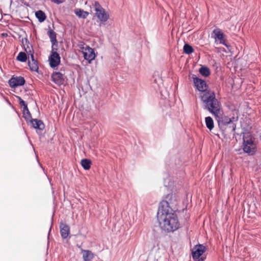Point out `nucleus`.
<instances>
[{
    "mask_svg": "<svg viewBox=\"0 0 261 261\" xmlns=\"http://www.w3.org/2000/svg\"><path fill=\"white\" fill-rule=\"evenodd\" d=\"M157 216L161 228L167 232H174L180 227L177 215L173 213L169 202L166 200L160 203Z\"/></svg>",
    "mask_w": 261,
    "mask_h": 261,
    "instance_id": "nucleus-1",
    "label": "nucleus"
},
{
    "mask_svg": "<svg viewBox=\"0 0 261 261\" xmlns=\"http://www.w3.org/2000/svg\"><path fill=\"white\" fill-rule=\"evenodd\" d=\"M200 98L205 110H207L215 117L221 115L223 112L221 102L216 98L214 91L209 90L201 93Z\"/></svg>",
    "mask_w": 261,
    "mask_h": 261,
    "instance_id": "nucleus-2",
    "label": "nucleus"
},
{
    "mask_svg": "<svg viewBox=\"0 0 261 261\" xmlns=\"http://www.w3.org/2000/svg\"><path fill=\"white\" fill-rule=\"evenodd\" d=\"M215 117L217 120L218 126L220 129L223 132H234L236 129V125L227 116Z\"/></svg>",
    "mask_w": 261,
    "mask_h": 261,
    "instance_id": "nucleus-3",
    "label": "nucleus"
},
{
    "mask_svg": "<svg viewBox=\"0 0 261 261\" xmlns=\"http://www.w3.org/2000/svg\"><path fill=\"white\" fill-rule=\"evenodd\" d=\"M243 150L249 155H253L256 152V145L250 136L243 138Z\"/></svg>",
    "mask_w": 261,
    "mask_h": 261,
    "instance_id": "nucleus-4",
    "label": "nucleus"
},
{
    "mask_svg": "<svg viewBox=\"0 0 261 261\" xmlns=\"http://www.w3.org/2000/svg\"><path fill=\"white\" fill-rule=\"evenodd\" d=\"M206 251V247L203 245H197L192 250V257L196 261H203L205 257L200 256Z\"/></svg>",
    "mask_w": 261,
    "mask_h": 261,
    "instance_id": "nucleus-5",
    "label": "nucleus"
},
{
    "mask_svg": "<svg viewBox=\"0 0 261 261\" xmlns=\"http://www.w3.org/2000/svg\"><path fill=\"white\" fill-rule=\"evenodd\" d=\"M191 77L193 79L194 86L198 91L201 93L208 91L207 90V85L205 81L197 77L194 74H192Z\"/></svg>",
    "mask_w": 261,
    "mask_h": 261,
    "instance_id": "nucleus-6",
    "label": "nucleus"
},
{
    "mask_svg": "<svg viewBox=\"0 0 261 261\" xmlns=\"http://www.w3.org/2000/svg\"><path fill=\"white\" fill-rule=\"evenodd\" d=\"M212 37L215 39V41L217 40L219 41L220 44L226 46V35L222 32V30L219 28H216L213 31Z\"/></svg>",
    "mask_w": 261,
    "mask_h": 261,
    "instance_id": "nucleus-7",
    "label": "nucleus"
},
{
    "mask_svg": "<svg viewBox=\"0 0 261 261\" xmlns=\"http://www.w3.org/2000/svg\"><path fill=\"white\" fill-rule=\"evenodd\" d=\"M83 54L85 60L88 61L90 63L91 61L94 60L95 54L93 49L88 46L83 47Z\"/></svg>",
    "mask_w": 261,
    "mask_h": 261,
    "instance_id": "nucleus-8",
    "label": "nucleus"
},
{
    "mask_svg": "<svg viewBox=\"0 0 261 261\" xmlns=\"http://www.w3.org/2000/svg\"><path fill=\"white\" fill-rule=\"evenodd\" d=\"M49 64L51 67H57L60 63V57L59 54L53 48L51 54L49 58Z\"/></svg>",
    "mask_w": 261,
    "mask_h": 261,
    "instance_id": "nucleus-9",
    "label": "nucleus"
},
{
    "mask_svg": "<svg viewBox=\"0 0 261 261\" xmlns=\"http://www.w3.org/2000/svg\"><path fill=\"white\" fill-rule=\"evenodd\" d=\"M25 80L22 76L12 77L9 81V86L12 88L22 86L25 84Z\"/></svg>",
    "mask_w": 261,
    "mask_h": 261,
    "instance_id": "nucleus-10",
    "label": "nucleus"
},
{
    "mask_svg": "<svg viewBox=\"0 0 261 261\" xmlns=\"http://www.w3.org/2000/svg\"><path fill=\"white\" fill-rule=\"evenodd\" d=\"M60 233L63 239L68 238L70 233V227L66 223L61 222L60 224Z\"/></svg>",
    "mask_w": 261,
    "mask_h": 261,
    "instance_id": "nucleus-11",
    "label": "nucleus"
},
{
    "mask_svg": "<svg viewBox=\"0 0 261 261\" xmlns=\"http://www.w3.org/2000/svg\"><path fill=\"white\" fill-rule=\"evenodd\" d=\"M51 78L53 81L57 85H61L64 84V76L60 72L53 73L51 75Z\"/></svg>",
    "mask_w": 261,
    "mask_h": 261,
    "instance_id": "nucleus-12",
    "label": "nucleus"
},
{
    "mask_svg": "<svg viewBox=\"0 0 261 261\" xmlns=\"http://www.w3.org/2000/svg\"><path fill=\"white\" fill-rule=\"evenodd\" d=\"M95 15L101 21L105 22L109 18V14L106 12L103 8L97 9L96 11Z\"/></svg>",
    "mask_w": 261,
    "mask_h": 261,
    "instance_id": "nucleus-13",
    "label": "nucleus"
},
{
    "mask_svg": "<svg viewBox=\"0 0 261 261\" xmlns=\"http://www.w3.org/2000/svg\"><path fill=\"white\" fill-rule=\"evenodd\" d=\"M31 60H29L28 65L30 67V69L32 71L38 72L39 67L38 62L34 59V57L33 54L31 55Z\"/></svg>",
    "mask_w": 261,
    "mask_h": 261,
    "instance_id": "nucleus-14",
    "label": "nucleus"
},
{
    "mask_svg": "<svg viewBox=\"0 0 261 261\" xmlns=\"http://www.w3.org/2000/svg\"><path fill=\"white\" fill-rule=\"evenodd\" d=\"M33 127L36 129L43 130L44 128V124L40 120L33 119L31 121Z\"/></svg>",
    "mask_w": 261,
    "mask_h": 261,
    "instance_id": "nucleus-15",
    "label": "nucleus"
},
{
    "mask_svg": "<svg viewBox=\"0 0 261 261\" xmlns=\"http://www.w3.org/2000/svg\"><path fill=\"white\" fill-rule=\"evenodd\" d=\"M82 252L83 253V258L84 261H90L93 258L94 254L91 251L88 250H82Z\"/></svg>",
    "mask_w": 261,
    "mask_h": 261,
    "instance_id": "nucleus-16",
    "label": "nucleus"
},
{
    "mask_svg": "<svg viewBox=\"0 0 261 261\" xmlns=\"http://www.w3.org/2000/svg\"><path fill=\"white\" fill-rule=\"evenodd\" d=\"M74 13L77 17L84 19L86 18L89 15V13L88 12L79 8L74 10Z\"/></svg>",
    "mask_w": 261,
    "mask_h": 261,
    "instance_id": "nucleus-17",
    "label": "nucleus"
},
{
    "mask_svg": "<svg viewBox=\"0 0 261 261\" xmlns=\"http://www.w3.org/2000/svg\"><path fill=\"white\" fill-rule=\"evenodd\" d=\"M47 34L53 44L57 43V34L53 30H49Z\"/></svg>",
    "mask_w": 261,
    "mask_h": 261,
    "instance_id": "nucleus-18",
    "label": "nucleus"
},
{
    "mask_svg": "<svg viewBox=\"0 0 261 261\" xmlns=\"http://www.w3.org/2000/svg\"><path fill=\"white\" fill-rule=\"evenodd\" d=\"M205 124L207 128L211 130L214 128V121L212 117L208 116L205 118Z\"/></svg>",
    "mask_w": 261,
    "mask_h": 261,
    "instance_id": "nucleus-19",
    "label": "nucleus"
},
{
    "mask_svg": "<svg viewBox=\"0 0 261 261\" xmlns=\"http://www.w3.org/2000/svg\"><path fill=\"white\" fill-rule=\"evenodd\" d=\"M81 164L85 170H89L91 167V161L89 159H85L81 160Z\"/></svg>",
    "mask_w": 261,
    "mask_h": 261,
    "instance_id": "nucleus-20",
    "label": "nucleus"
},
{
    "mask_svg": "<svg viewBox=\"0 0 261 261\" xmlns=\"http://www.w3.org/2000/svg\"><path fill=\"white\" fill-rule=\"evenodd\" d=\"M35 15L40 22L44 21L46 18L45 13L41 10L37 11Z\"/></svg>",
    "mask_w": 261,
    "mask_h": 261,
    "instance_id": "nucleus-21",
    "label": "nucleus"
},
{
    "mask_svg": "<svg viewBox=\"0 0 261 261\" xmlns=\"http://www.w3.org/2000/svg\"><path fill=\"white\" fill-rule=\"evenodd\" d=\"M199 72L200 73L205 77H207L210 75L211 72L210 69L205 66H202L199 69Z\"/></svg>",
    "mask_w": 261,
    "mask_h": 261,
    "instance_id": "nucleus-22",
    "label": "nucleus"
},
{
    "mask_svg": "<svg viewBox=\"0 0 261 261\" xmlns=\"http://www.w3.org/2000/svg\"><path fill=\"white\" fill-rule=\"evenodd\" d=\"M184 51L186 54H191L194 52V49L192 46L188 44H185L184 46Z\"/></svg>",
    "mask_w": 261,
    "mask_h": 261,
    "instance_id": "nucleus-23",
    "label": "nucleus"
},
{
    "mask_svg": "<svg viewBox=\"0 0 261 261\" xmlns=\"http://www.w3.org/2000/svg\"><path fill=\"white\" fill-rule=\"evenodd\" d=\"M16 59L19 61L24 62L27 60V55L25 53L21 51L18 54Z\"/></svg>",
    "mask_w": 261,
    "mask_h": 261,
    "instance_id": "nucleus-24",
    "label": "nucleus"
},
{
    "mask_svg": "<svg viewBox=\"0 0 261 261\" xmlns=\"http://www.w3.org/2000/svg\"><path fill=\"white\" fill-rule=\"evenodd\" d=\"M23 116L25 119H29L31 118V114L29 110L28 106H25V108H23Z\"/></svg>",
    "mask_w": 261,
    "mask_h": 261,
    "instance_id": "nucleus-25",
    "label": "nucleus"
},
{
    "mask_svg": "<svg viewBox=\"0 0 261 261\" xmlns=\"http://www.w3.org/2000/svg\"><path fill=\"white\" fill-rule=\"evenodd\" d=\"M18 98L19 100V103L21 107L25 108V106H28L25 102L22 99H21L20 97L18 96Z\"/></svg>",
    "mask_w": 261,
    "mask_h": 261,
    "instance_id": "nucleus-26",
    "label": "nucleus"
},
{
    "mask_svg": "<svg viewBox=\"0 0 261 261\" xmlns=\"http://www.w3.org/2000/svg\"><path fill=\"white\" fill-rule=\"evenodd\" d=\"M94 6L95 8V11H97V9H102V8L100 6L98 2H95L94 3Z\"/></svg>",
    "mask_w": 261,
    "mask_h": 261,
    "instance_id": "nucleus-27",
    "label": "nucleus"
}]
</instances>
